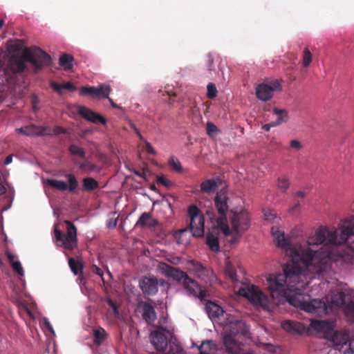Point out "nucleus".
Returning <instances> with one entry per match:
<instances>
[{
  "label": "nucleus",
  "instance_id": "nucleus-1",
  "mask_svg": "<svg viewBox=\"0 0 354 354\" xmlns=\"http://www.w3.org/2000/svg\"><path fill=\"white\" fill-rule=\"evenodd\" d=\"M271 232L276 245L285 250L290 257L283 266V273L271 274L267 278V285L272 298H284L295 307L307 313L323 316L328 313L325 301L310 299L303 290L308 286V273L321 274L330 268L329 252L314 250L310 248L296 249L279 227L273 226Z\"/></svg>",
  "mask_w": 354,
  "mask_h": 354
},
{
  "label": "nucleus",
  "instance_id": "nucleus-2",
  "mask_svg": "<svg viewBox=\"0 0 354 354\" xmlns=\"http://www.w3.org/2000/svg\"><path fill=\"white\" fill-rule=\"evenodd\" d=\"M224 184L223 180V186ZM228 207V198L225 196L223 187V234L225 236H231L227 241L233 245L238 242L241 234L249 228L250 218L245 210L237 212L232 209L227 214L226 212Z\"/></svg>",
  "mask_w": 354,
  "mask_h": 354
},
{
  "label": "nucleus",
  "instance_id": "nucleus-3",
  "mask_svg": "<svg viewBox=\"0 0 354 354\" xmlns=\"http://www.w3.org/2000/svg\"><path fill=\"white\" fill-rule=\"evenodd\" d=\"M345 243H348L350 248L354 250V223L348 226H341L339 232L320 226L315 234L309 236L307 241L308 246L338 245Z\"/></svg>",
  "mask_w": 354,
  "mask_h": 354
},
{
  "label": "nucleus",
  "instance_id": "nucleus-4",
  "mask_svg": "<svg viewBox=\"0 0 354 354\" xmlns=\"http://www.w3.org/2000/svg\"><path fill=\"white\" fill-rule=\"evenodd\" d=\"M157 268L162 275L182 283L184 288L193 296L201 300L205 299L207 297L205 290L203 289L195 280L190 278L186 272L162 261L158 263Z\"/></svg>",
  "mask_w": 354,
  "mask_h": 354
},
{
  "label": "nucleus",
  "instance_id": "nucleus-5",
  "mask_svg": "<svg viewBox=\"0 0 354 354\" xmlns=\"http://www.w3.org/2000/svg\"><path fill=\"white\" fill-rule=\"evenodd\" d=\"M223 330L229 331L230 335L223 337V346L229 354H241L242 344L234 339L237 335L248 337L249 328L242 320L231 318L228 323H223Z\"/></svg>",
  "mask_w": 354,
  "mask_h": 354
},
{
  "label": "nucleus",
  "instance_id": "nucleus-6",
  "mask_svg": "<svg viewBox=\"0 0 354 354\" xmlns=\"http://www.w3.org/2000/svg\"><path fill=\"white\" fill-rule=\"evenodd\" d=\"M238 292L239 295L247 298L254 306H260L268 311L273 308L272 299L269 298L258 286L250 283H242Z\"/></svg>",
  "mask_w": 354,
  "mask_h": 354
},
{
  "label": "nucleus",
  "instance_id": "nucleus-7",
  "mask_svg": "<svg viewBox=\"0 0 354 354\" xmlns=\"http://www.w3.org/2000/svg\"><path fill=\"white\" fill-rule=\"evenodd\" d=\"M64 223L67 227L66 234L55 228L54 233L55 237V243L57 246L62 247L66 250H73L77 248L78 241L77 237V228L75 225L69 221H65Z\"/></svg>",
  "mask_w": 354,
  "mask_h": 354
},
{
  "label": "nucleus",
  "instance_id": "nucleus-8",
  "mask_svg": "<svg viewBox=\"0 0 354 354\" xmlns=\"http://www.w3.org/2000/svg\"><path fill=\"white\" fill-rule=\"evenodd\" d=\"M23 57L37 70L50 65L52 61L50 56L39 48H26L23 51Z\"/></svg>",
  "mask_w": 354,
  "mask_h": 354
},
{
  "label": "nucleus",
  "instance_id": "nucleus-9",
  "mask_svg": "<svg viewBox=\"0 0 354 354\" xmlns=\"http://www.w3.org/2000/svg\"><path fill=\"white\" fill-rule=\"evenodd\" d=\"M188 214L190 217L189 229L195 237H201L205 232V220L201 210L196 205H191L188 208Z\"/></svg>",
  "mask_w": 354,
  "mask_h": 354
},
{
  "label": "nucleus",
  "instance_id": "nucleus-10",
  "mask_svg": "<svg viewBox=\"0 0 354 354\" xmlns=\"http://www.w3.org/2000/svg\"><path fill=\"white\" fill-rule=\"evenodd\" d=\"M65 178L67 179L68 183L63 180L48 178L46 180V183L50 187L57 189L59 191L64 192L68 191L69 192H75L78 187V182L73 174H66Z\"/></svg>",
  "mask_w": 354,
  "mask_h": 354
},
{
  "label": "nucleus",
  "instance_id": "nucleus-11",
  "mask_svg": "<svg viewBox=\"0 0 354 354\" xmlns=\"http://www.w3.org/2000/svg\"><path fill=\"white\" fill-rule=\"evenodd\" d=\"M281 86L278 80L261 83L256 87V95L259 100L266 102L273 97L275 91H281Z\"/></svg>",
  "mask_w": 354,
  "mask_h": 354
},
{
  "label": "nucleus",
  "instance_id": "nucleus-12",
  "mask_svg": "<svg viewBox=\"0 0 354 354\" xmlns=\"http://www.w3.org/2000/svg\"><path fill=\"white\" fill-rule=\"evenodd\" d=\"M111 88L109 85L100 84L98 87L94 86H82L80 90L81 95H91L97 97L102 95L103 97H108L111 93Z\"/></svg>",
  "mask_w": 354,
  "mask_h": 354
},
{
  "label": "nucleus",
  "instance_id": "nucleus-13",
  "mask_svg": "<svg viewBox=\"0 0 354 354\" xmlns=\"http://www.w3.org/2000/svg\"><path fill=\"white\" fill-rule=\"evenodd\" d=\"M15 131L18 133L27 136H39L44 135H50V129L46 127H39L34 124L26 126L24 127L17 128Z\"/></svg>",
  "mask_w": 354,
  "mask_h": 354
},
{
  "label": "nucleus",
  "instance_id": "nucleus-14",
  "mask_svg": "<svg viewBox=\"0 0 354 354\" xmlns=\"http://www.w3.org/2000/svg\"><path fill=\"white\" fill-rule=\"evenodd\" d=\"M77 112L82 118L93 123H101L102 124L106 123V120L104 117L85 106H80Z\"/></svg>",
  "mask_w": 354,
  "mask_h": 354
},
{
  "label": "nucleus",
  "instance_id": "nucleus-15",
  "mask_svg": "<svg viewBox=\"0 0 354 354\" xmlns=\"http://www.w3.org/2000/svg\"><path fill=\"white\" fill-rule=\"evenodd\" d=\"M158 283L156 278L144 277L140 281V288L142 292L147 295H155L158 290Z\"/></svg>",
  "mask_w": 354,
  "mask_h": 354
},
{
  "label": "nucleus",
  "instance_id": "nucleus-16",
  "mask_svg": "<svg viewBox=\"0 0 354 354\" xmlns=\"http://www.w3.org/2000/svg\"><path fill=\"white\" fill-rule=\"evenodd\" d=\"M25 62L27 60L24 59L23 54L21 57L13 55L8 59V68L13 74L21 73L26 68Z\"/></svg>",
  "mask_w": 354,
  "mask_h": 354
},
{
  "label": "nucleus",
  "instance_id": "nucleus-17",
  "mask_svg": "<svg viewBox=\"0 0 354 354\" xmlns=\"http://www.w3.org/2000/svg\"><path fill=\"white\" fill-rule=\"evenodd\" d=\"M138 308L142 310V319L147 323H153L157 318L154 307L146 301H141L138 304Z\"/></svg>",
  "mask_w": 354,
  "mask_h": 354
},
{
  "label": "nucleus",
  "instance_id": "nucleus-18",
  "mask_svg": "<svg viewBox=\"0 0 354 354\" xmlns=\"http://www.w3.org/2000/svg\"><path fill=\"white\" fill-rule=\"evenodd\" d=\"M151 344L158 351H165L168 346L167 337L161 332L153 331L150 335Z\"/></svg>",
  "mask_w": 354,
  "mask_h": 354
},
{
  "label": "nucleus",
  "instance_id": "nucleus-19",
  "mask_svg": "<svg viewBox=\"0 0 354 354\" xmlns=\"http://www.w3.org/2000/svg\"><path fill=\"white\" fill-rule=\"evenodd\" d=\"M220 185H221V179L218 176L207 179L201 183V192L207 194H213L216 192Z\"/></svg>",
  "mask_w": 354,
  "mask_h": 354
},
{
  "label": "nucleus",
  "instance_id": "nucleus-20",
  "mask_svg": "<svg viewBox=\"0 0 354 354\" xmlns=\"http://www.w3.org/2000/svg\"><path fill=\"white\" fill-rule=\"evenodd\" d=\"M282 328L287 332L301 335L306 331L304 325L295 321H285L281 324Z\"/></svg>",
  "mask_w": 354,
  "mask_h": 354
},
{
  "label": "nucleus",
  "instance_id": "nucleus-21",
  "mask_svg": "<svg viewBox=\"0 0 354 354\" xmlns=\"http://www.w3.org/2000/svg\"><path fill=\"white\" fill-rule=\"evenodd\" d=\"M335 346H341V348L347 346L348 336L338 331H332L330 337H327Z\"/></svg>",
  "mask_w": 354,
  "mask_h": 354
},
{
  "label": "nucleus",
  "instance_id": "nucleus-22",
  "mask_svg": "<svg viewBox=\"0 0 354 354\" xmlns=\"http://www.w3.org/2000/svg\"><path fill=\"white\" fill-rule=\"evenodd\" d=\"M272 113L277 116L275 121H273L274 125L279 126L283 123H286L289 120L288 112L284 109H278L273 107Z\"/></svg>",
  "mask_w": 354,
  "mask_h": 354
},
{
  "label": "nucleus",
  "instance_id": "nucleus-23",
  "mask_svg": "<svg viewBox=\"0 0 354 354\" xmlns=\"http://www.w3.org/2000/svg\"><path fill=\"white\" fill-rule=\"evenodd\" d=\"M156 223V221L151 218L150 213L145 212L140 216L136 222V226L145 228L148 226H155Z\"/></svg>",
  "mask_w": 354,
  "mask_h": 354
},
{
  "label": "nucleus",
  "instance_id": "nucleus-24",
  "mask_svg": "<svg viewBox=\"0 0 354 354\" xmlns=\"http://www.w3.org/2000/svg\"><path fill=\"white\" fill-rule=\"evenodd\" d=\"M310 327L318 332H329L331 329L330 324L326 320L313 319L310 322Z\"/></svg>",
  "mask_w": 354,
  "mask_h": 354
},
{
  "label": "nucleus",
  "instance_id": "nucleus-25",
  "mask_svg": "<svg viewBox=\"0 0 354 354\" xmlns=\"http://www.w3.org/2000/svg\"><path fill=\"white\" fill-rule=\"evenodd\" d=\"M206 312L211 319L218 318L221 307L211 301H207L205 305Z\"/></svg>",
  "mask_w": 354,
  "mask_h": 354
},
{
  "label": "nucleus",
  "instance_id": "nucleus-26",
  "mask_svg": "<svg viewBox=\"0 0 354 354\" xmlns=\"http://www.w3.org/2000/svg\"><path fill=\"white\" fill-rule=\"evenodd\" d=\"M50 86L59 95L62 94L63 89H66L71 92L77 90V87L69 82L64 83V84H58L55 82H51Z\"/></svg>",
  "mask_w": 354,
  "mask_h": 354
},
{
  "label": "nucleus",
  "instance_id": "nucleus-27",
  "mask_svg": "<svg viewBox=\"0 0 354 354\" xmlns=\"http://www.w3.org/2000/svg\"><path fill=\"white\" fill-rule=\"evenodd\" d=\"M224 272L225 275L228 277L232 282H236L239 281L236 270L233 266L231 264V262L230 261L227 257H226L225 259V268Z\"/></svg>",
  "mask_w": 354,
  "mask_h": 354
},
{
  "label": "nucleus",
  "instance_id": "nucleus-28",
  "mask_svg": "<svg viewBox=\"0 0 354 354\" xmlns=\"http://www.w3.org/2000/svg\"><path fill=\"white\" fill-rule=\"evenodd\" d=\"M73 60L74 58L71 55L64 53L60 56L59 64L65 71H69L73 68Z\"/></svg>",
  "mask_w": 354,
  "mask_h": 354
},
{
  "label": "nucleus",
  "instance_id": "nucleus-29",
  "mask_svg": "<svg viewBox=\"0 0 354 354\" xmlns=\"http://www.w3.org/2000/svg\"><path fill=\"white\" fill-rule=\"evenodd\" d=\"M206 243L210 250L213 252H218L220 250L219 241L217 236H214L212 232H209L207 235Z\"/></svg>",
  "mask_w": 354,
  "mask_h": 354
},
{
  "label": "nucleus",
  "instance_id": "nucleus-30",
  "mask_svg": "<svg viewBox=\"0 0 354 354\" xmlns=\"http://www.w3.org/2000/svg\"><path fill=\"white\" fill-rule=\"evenodd\" d=\"M99 183L91 177H87L83 179L82 189L86 192H92L98 188Z\"/></svg>",
  "mask_w": 354,
  "mask_h": 354
},
{
  "label": "nucleus",
  "instance_id": "nucleus-31",
  "mask_svg": "<svg viewBox=\"0 0 354 354\" xmlns=\"http://www.w3.org/2000/svg\"><path fill=\"white\" fill-rule=\"evenodd\" d=\"M214 344L212 340H205L198 346V354H212Z\"/></svg>",
  "mask_w": 354,
  "mask_h": 354
},
{
  "label": "nucleus",
  "instance_id": "nucleus-32",
  "mask_svg": "<svg viewBox=\"0 0 354 354\" xmlns=\"http://www.w3.org/2000/svg\"><path fill=\"white\" fill-rule=\"evenodd\" d=\"M68 266L75 275H78L83 272L84 266L82 263L73 258L68 259Z\"/></svg>",
  "mask_w": 354,
  "mask_h": 354
},
{
  "label": "nucleus",
  "instance_id": "nucleus-33",
  "mask_svg": "<svg viewBox=\"0 0 354 354\" xmlns=\"http://www.w3.org/2000/svg\"><path fill=\"white\" fill-rule=\"evenodd\" d=\"M168 345L169 351L165 354H185L183 347L176 340H170Z\"/></svg>",
  "mask_w": 354,
  "mask_h": 354
},
{
  "label": "nucleus",
  "instance_id": "nucleus-34",
  "mask_svg": "<svg viewBox=\"0 0 354 354\" xmlns=\"http://www.w3.org/2000/svg\"><path fill=\"white\" fill-rule=\"evenodd\" d=\"M189 234V231L187 228L179 230L174 234L178 244H186L188 242L187 236Z\"/></svg>",
  "mask_w": 354,
  "mask_h": 354
},
{
  "label": "nucleus",
  "instance_id": "nucleus-35",
  "mask_svg": "<svg viewBox=\"0 0 354 354\" xmlns=\"http://www.w3.org/2000/svg\"><path fill=\"white\" fill-rule=\"evenodd\" d=\"M345 294L342 292L334 293L331 298V304L336 307H342L345 305Z\"/></svg>",
  "mask_w": 354,
  "mask_h": 354
},
{
  "label": "nucleus",
  "instance_id": "nucleus-36",
  "mask_svg": "<svg viewBox=\"0 0 354 354\" xmlns=\"http://www.w3.org/2000/svg\"><path fill=\"white\" fill-rule=\"evenodd\" d=\"M93 336L95 344L100 345L106 338V333L104 328L100 327L94 330Z\"/></svg>",
  "mask_w": 354,
  "mask_h": 354
},
{
  "label": "nucleus",
  "instance_id": "nucleus-37",
  "mask_svg": "<svg viewBox=\"0 0 354 354\" xmlns=\"http://www.w3.org/2000/svg\"><path fill=\"white\" fill-rule=\"evenodd\" d=\"M214 202L218 213V216L216 218L217 227L221 228V195L220 192H216Z\"/></svg>",
  "mask_w": 354,
  "mask_h": 354
},
{
  "label": "nucleus",
  "instance_id": "nucleus-38",
  "mask_svg": "<svg viewBox=\"0 0 354 354\" xmlns=\"http://www.w3.org/2000/svg\"><path fill=\"white\" fill-rule=\"evenodd\" d=\"M290 183L287 178L279 177L277 179V186L282 192H285L289 188Z\"/></svg>",
  "mask_w": 354,
  "mask_h": 354
},
{
  "label": "nucleus",
  "instance_id": "nucleus-39",
  "mask_svg": "<svg viewBox=\"0 0 354 354\" xmlns=\"http://www.w3.org/2000/svg\"><path fill=\"white\" fill-rule=\"evenodd\" d=\"M68 150H69L70 153L73 155L78 156L81 158L85 157L84 150L82 148H81L75 145H71L69 147Z\"/></svg>",
  "mask_w": 354,
  "mask_h": 354
},
{
  "label": "nucleus",
  "instance_id": "nucleus-40",
  "mask_svg": "<svg viewBox=\"0 0 354 354\" xmlns=\"http://www.w3.org/2000/svg\"><path fill=\"white\" fill-rule=\"evenodd\" d=\"M312 62V54L308 48L304 50L302 65L304 67H308Z\"/></svg>",
  "mask_w": 354,
  "mask_h": 354
},
{
  "label": "nucleus",
  "instance_id": "nucleus-41",
  "mask_svg": "<svg viewBox=\"0 0 354 354\" xmlns=\"http://www.w3.org/2000/svg\"><path fill=\"white\" fill-rule=\"evenodd\" d=\"M169 165L172 167V169L176 171H181V164L178 161V159H176L174 157H171L169 160Z\"/></svg>",
  "mask_w": 354,
  "mask_h": 354
},
{
  "label": "nucleus",
  "instance_id": "nucleus-42",
  "mask_svg": "<svg viewBox=\"0 0 354 354\" xmlns=\"http://www.w3.org/2000/svg\"><path fill=\"white\" fill-rule=\"evenodd\" d=\"M79 165V167L82 171H86L88 172H91L93 171L95 168V165L89 162H85L82 163H77Z\"/></svg>",
  "mask_w": 354,
  "mask_h": 354
},
{
  "label": "nucleus",
  "instance_id": "nucleus-43",
  "mask_svg": "<svg viewBox=\"0 0 354 354\" xmlns=\"http://www.w3.org/2000/svg\"><path fill=\"white\" fill-rule=\"evenodd\" d=\"M207 95L209 98L213 99L216 96L217 90L215 85L212 83H209L207 85Z\"/></svg>",
  "mask_w": 354,
  "mask_h": 354
},
{
  "label": "nucleus",
  "instance_id": "nucleus-44",
  "mask_svg": "<svg viewBox=\"0 0 354 354\" xmlns=\"http://www.w3.org/2000/svg\"><path fill=\"white\" fill-rule=\"evenodd\" d=\"M206 130H207V133L210 137H212V138L214 136L215 133L218 131V129L216 127V126H215L212 122H207Z\"/></svg>",
  "mask_w": 354,
  "mask_h": 354
},
{
  "label": "nucleus",
  "instance_id": "nucleus-45",
  "mask_svg": "<svg viewBox=\"0 0 354 354\" xmlns=\"http://www.w3.org/2000/svg\"><path fill=\"white\" fill-rule=\"evenodd\" d=\"M12 270L17 272L19 276L23 277L24 275V271L19 261L12 263L11 266Z\"/></svg>",
  "mask_w": 354,
  "mask_h": 354
},
{
  "label": "nucleus",
  "instance_id": "nucleus-46",
  "mask_svg": "<svg viewBox=\"0 0 354 354\" xmlns=\"http://www.w3.org/2000/svg\"><path fill=\"white\" fill-rule=\"evenodd\" d=\"M190 263L193 266L194 270L195 272H203L204 271V270H205V268L203 266V264L201 263L198 262V261H194V260H192L190 261Z\"/></svg>",
  "mask_w": 354,
  "mask_h": 354
},
{
  "label": "nucleus",
  "instance_id": "nucleus-47",
  "mask_svg": "<svg viewBox=\"0 0 354 354\" xmlns=\"http://www.w3.org/2000/svg\"><path fill=\"white\" fill-rule=\"evenodd\" d=\"M30 101L32 106V110L36 113L38 110V104L39 103V97L36 94H32L30 96Z\"/></svg>",
  "mask_w": 354,
  "mask_h": 354
},
{
  "label": "nucleus",
  "instance_id": "nucleus-48",
  "mask_svg": "<svg viewBox=\"0 0 354 354\" xmlns=\"http://www.w3.org/2000/svg\"><path fill=\"white\" fill-rule=\"evenodd\" d=\"M344 354H354V339L348 341L347 346H345Z\"/></svg>",
  "mask_w": 354,
  "mask_h": 354
},
{
  "label": "nucleus",
  "instance_id": "nucleus-49",
  "mask_svg": "<svg viewBox=\"0 0 354 354\" xmlns=\"http://www.w3.org/2000/svg\"><path fill=\"white\" fill-rule=\"evenodd\" d=\"M51 135H59V134H64L66 133V130L59 126L55 127L53 129H50Z\"/></svg>",
  "mask_w": 354,
  "mask_h": 354
},
{
  "label": "nucleus",
  "instance_id": "nucleus-50",
  "mask_svg": "<svg viewBox=\"0 0 354 354\" xmlns=\"http://www.w3.org/2000/svg\"><path fill=\"white\" fill-rule=\"evenodd\" d=\"M264 217L267 221H272L277 218V215L273 210L269 209L264 212Z\"/></svg>",
  "mask_w": 354,
  "mask_h": 354
},
{
  "label": "nucleus",
  "instance_id": "nucleus-51",
  "mask_svg": "<svg viewBox=\"0 0 354 354\" xmlns=\"http://www.w3.org/2000/svg\"><path fill=\"white\" fill-rule=\"evenodd\" d=\"M157 181H158V183H161L162 185H165L166 187H169L171 184V181L167 180L163 176H158V178H157Z\"/></svg>",
  "mask_w": 354,
  "mask_h": 354
},
{
  "label": "nucleus",
  "instance_id": "nucleus-52",
  "mask_svg": "<svg viewBox=\"0 0 354 354\" xmlns=\"http://www.w3.org/2000/svg\"><path fill=\"white\" fill-rule=\"evenodd\" d=\"M290 146L292 149H295L297 150H299L302 147V145L297 140H292L290 142Z\"/></svg>",
  "mask_w": 354,
  "mask_h": 354
},
{
  "label": "nucleus",
  "instance_id": "nucleus-53",
  "mask_svg": "<svg viewBox=\"0 0 354 354\" xmlns=\"http://www.w3.org/2000/svg\"><path fill=\"white\" fill-rule=\"evenodd\" d=\"M107 303L109 306L112 308L113 313L115 315H118L119 313L115 303L111 299H108Z\"/></svg>",
  "mask_w": 354,
  "mask_h": 354
},
{
  "label": "nucleus",
  "instance_id": "nucleus-54",
  "mask_svg": "<svg viewBox=\"0 0 354 354\" xmlns=\"http://www.w3.org/2000/svg\"><path fill=\"white\" fill-rule=\"evenodd\" d=\"M145 149L149 154L156 155V152L149 142H145Z\"/></svg>",
  "mask_w": 354,
  "mask_h": 354
},
{
  "label": "nucleus",
  "instance_id": "nucleus-55",
  "mask_svg": "<svg viewBox=\"0 0 354 354\" xmlns=\"http://www.w3.org/2000/svg\"><path fill=\"white\" fill-rule=\"evenodd\" d=\"M92 271L93 273L100 276L102 277L103 276V271L97 266L94 265L92 267Z\"/></svg>",
  "mask_w": 354,
  "mask_h": 354
},
{
  "label": "nucleus",
  "instance_id": "nucleus-56",
  "mask_svg": "<svg viewBox=\"0 0 354 354\" xmlns=\"http://www.w3.org/2000/svg\"><path fill=\"white\" fill-rule=\"evenodd\" d=\"M7 257H8L9 263L10 264L11 266H12V263H16L17 261L15 260V257L9 252H7Z\"/></svg>",
  "mask_w": 354,
  "mask_h": 354
},
{
  "label": "nucleus",
  "instance_id": "nucleus-57",
  "mask_svg": "<svg viewBox=\"0 0 354 354\" xmlns=\"http://www.w3.org/2000/svg\"><path fill=\"white\" fill-rule=\"evenodd\" d=\"M78 275L79 276H78V278H77V281H79V283L80 285L84 286L86 284V280L85 277L83 275V272L82 273H80Z\"/></svg>",
  "mask_w": 354,
  "mask_h": 354
},
{
  "label": "nucleus",
  "instance_id": "nucleus-58",
  "mask_svg": "<svg viewBox=\"0 0 354 354\" xmlns=\"http://www.w3.org/2000/svg\"><path fill=\"white\" fill-rule=\"evenodd\" d=\"M276 125H274V122H270L268 124H266L262 126V129L266 131H269L272 127H275Z\"/></svg>",
  "mask_w": 354,
  "mask_h": 354
},
{
  "label": "nucleus",
  "instance_id": "nucleus-59",
  "mask_svg": "<svg viewBox=\"0 0 354 354\" xmlns=\"http://www.w3.org/2000/svg\"><path fill=\"white\" fill-rule=\"evenodd\" d=\"M347 313L351 315H354V303L351 302L347 306Z\"/></svg>",
  "mask_w": 354,
  "mask_h": 354
},
{
  "label": "nucleus",
  "instance_id": "nucleus-60",
  "mask_svg": "<svg viewBox=\"0 0 354 354\" xmlns=\"http://www.w3.org/2000/svg\"><path fill=\"white\" fill-rule=\"evenodd\" d=\"M131 127L134 131V132L137 134V136L139 137V138L141 140H144V138H143L142 134L140 133L139 129L134 124H131Z\"/></svg>",
  "mask_w": 354,
  "mask_h": 354
},
{
  "label": "nucleus",
  "instance_id": "nucleus-61",
  "mask_svg": "<svg viewBox=\"0 0 354 354\" xmlns=\"http://www.w3.org/2000/svg\"><path fill=\"white\" fill-rule=\"evenodd\" d=\"M44 324L48 330H50L52 333L54 332L53 326H51L50 323L49 322V321L47 319H44Z\"/></svg>",
  "mask_w": 354,
  "mask_h": 354
},
{
  "label": "nucleus",
  "instance_id": "nucleus-62",
  "mask_svg": "<svg viewBox=\"0 0 354 354\" xmlns=\"http://www.w3.org/2000/svg\"><path fill=\"white\" fill-rule=\"evenodd\" d=\"M106 98L109 100V102H110V104H111V106H112L113 108H115V109H121V107H120V106H119L118 105H117V104L113 102V100L111 98H110L109 96H108V97H106Z\"/></svg>",
  "mask_w": 354,
  "mask_h": 354
},
{
  "label": "nucleus",
  "instance_id": "nucleus-63",
  "mask_svg": "<svg viewBox=\"0 0 354 354\" xmlns=\"http://www.w3.org/2000/svg\"><path fill=\"white\" fill-rule=\"evenodd\" d=\"M12 155H8L5 159L4 164L9 165L12 162Z\"/></svg>",
  "mask_w": 354,
  "mask_h": 354
},
{
  "label": "nucleus",
  "instance_id": "nucleus-64",
  "mask_svg": "<svg viewBox=\"0 0 354 354\" xmlns=\"http://www.w3.org/2000/svg\"><path fill=\"white\" fill-rule=\"evenodd\" d=\"M263 109L265 111H272V109L273 108H272V106L270 105V104H267V105H265L263 108Z\"/></svg>",
  "mask_w": 354,
  "mask_h": 354
}]
</instances>
